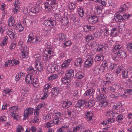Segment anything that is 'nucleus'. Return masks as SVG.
Segmentation results:
<instances>
[{
  "instance_id": "1",
  "label": "nucleus",
  "mask_w": 132,
  "mask_h": 132,
  "mask_svg": "<svg viewBox=\"0 0 132 132\" xmlns=\"http://www.w3.org/2000/svg\"><path fill=\"white\" fill-rule=\"evenodd\" d=\"M95 101L94 100H89L88 101L85 102L84 100H82L78 101L75 105L76 108H83L84 105L88 108H90L94 106L95 104Z\"/></svg>"
},
{
  "instance_id": "2",
  "label": "nucleus",
  "mask_w": 132,
  "mask_h": 132,
  "mask_svg": "<svg viewBox=\"0 0 132 132\" xmlns=\"http://www.w3.org/2000/svg\"><path fill=\"white\" fill-rule=\"evenodd\" d=\"M58 70V66L56 63H52L50 64H49L47 68V70L50 73L54 72L55 71Z\"/></svg>"
},
{
  "instance_id": "3",
  "label": "nucleus",
  "mask_w": 132,
  "mask_h": 132,
  "mask_svg": "<svg viewBox=\"0 0 132 132\" xmlns=\"http://www.w3.org/2000/svg\"><path fill=\"white\" fill-rule=\"evenodd\" d=\"M34 109L31 108H27L24 111V118L23 119L26 120L29 117L33 114Z\"/></svg>"
},
{
  "instance_id": "4",
  "label": "nucleus",
  "mask_w": 132,
  "mask_h": 132,
  "mask_svg": "<svg viewBox=\"0 0 132 132\" xmlns=\"http://www.w3.org/2000/svg\"><path fill=\"white\" fill-rule=\"evenodd\" d=\"M53 51L52 48H46L44 52V56L47 58H50L54 55Z\"/></svg>"
},
{
  "instance_id": "5",
  "label": "nucleus",
  "mask_w": 132,
  "mask_h": 132,
  "mask_svg": "<svg viewBox=\"0 0 132 132\" xmlns=\"http://www.w3.org/2000/svg\"><path fill=\"white\" fill-rule=\"evenodd\" d=\"M46 27H48L52 28L54 27L56 24L55 21L50 18L48 19L45 23Z\"/></svg>"
},
{
  "instance_id": "6",
  "label": "nucleus",
  "mask_w": 132,
  "mask_h": 132,
  "mask_svg": "<svg viewBox=\"0 0 132 132\" xmlns=\"http://www.w3.org/2000/svg\"><path fill=\"white\" fill-rule=\"evenodd\" d=\"M93 62V57L92 56H89L85 62V65L87 68H88L92 66Z\"/></svg>"
},
{
  "instance_id": "7",
  "label": "nucleus",
  "mask_w": 132,
  "mask_h": 132,
  "mask_svg": "<svg viewBox=\"0 0 132 132\" xmlns=\"http://www.w3.org/2000/svg\"><path fill=\"white\" fill-rule=\"evenodd\" d=\"M23 59H27L28 57V48L26 47H23L21 53Z\"/></svg>"
},
{
  "instance_id": "8",
  "label": "nucleus",
  "mask_w": 132,
  "mask_h": 132,
  "mask_svg": "<svg viewBox=\"0 0 132 132\" xmlns=\"http://www.w3.org/2000/svg\"><path fill=\"white\" fill-rule=\"evenodd\" d=\"M35 67L38 71H41L43 70L44 66L40 61L36 60L35 62Z\"/></svg>"
},
{
  "instance_id": "9",
  "label": "nucleus",
  "mask_w": 132,
  "mask_h": 132,
  "mask_svg": "<svg viewBox=\"0 0 132 132\" xmlns=\"http://www.w3.org/2000/svg\"><path fill=\"white\" fill-rule=\"evenodd\" d=\"M122 77L125 79L127 78L130 75V71L125 68L121 70Z\"/></svg>"
},
{
  "instance_id": "10",
  "label": "nucleus",
  "mask_w": 132,
  "mask_h": 132,
  "mask_svg": "<svg viewBox=\"0 0 132 132\" xmlns=\"http://www.w3.org/2000/svg\"><path fill=\"white\" fill-rule=\"evenodd\" d=\"M62 107L64 109L67 108L72 104V102L68 100H65L62 101Z\"/></svg>"
},
{
  "instance_id": "11",
  "label": "nucleus",
  "mask_w": 132,
  "mask_h": 132,
  "mask_svg": "<svg viewBox=\"0 0 132 132\" xmlns=\"http://www.w3.org/2000/svg\"><path fill=\"white\" fill-rule=\"evenodd\" d=\"M95 92V90L93 88L87 90L85 93L86 97L88 98L90 97V98H92Z\"/></svg>"
},
{
  "instance_id": "12",
  "label": "nucleus",
  "mask_w": 132,
  "mask_h": 132,
  "mask_svg": "<svg viewBox=\"0 0 132 132\" xmlns=\"http://www.w3.org/2000/svg\"><path fill=\"white\" fill-rule=\"evenodd\" d=\"M129 6L128 3H122L121 5V7L119 9V11L117 12V13H120L122 11L126 10L128 9Z\"/></svg>"
},
{
  "instance_id": "13",
  "label": "nucleus",
  "mask_w": 132,
  "mask_h": 132,
  "mask_svg": "<svg viewBox=\"0 0 132 132\" xmlns=\"http://www.w3.org/2000/svg\"><path fill=\"white\" fill-rule=\"evenodd\" d=\"M13 30L11 28H9L6 31L7 35L10 37V39H13L15 38V35L16 34L14 32Z\"/></svg>"
},
{
  "instance_id": "14",
  "label": "nucleus",
  "mask_w": 132,
  "mask_h": 132,
  "mask_svg": "<svg viewBox=\"0 0 132 132\" xmlns=\"http://www.w3.org/2000/svg\"><path fill=\"white\" fill-rule=\"evenodd\" d=\"M85 118L86 120L91 122L92 120L93 116L92 112L87 111L85 113Z\"/></svg>"
},
{
  "instance_id": "15",
  "label": "nucleus",
  "mask_w": 132,
  "mask_h": 132,
  "mask_svg": "<svg viewBox=\"0 0 132 132\" xmlns=\"http://www.w3.org/2000/svg\"><path fill=\"white\" fill-rule=\"evenodd\" d=\"M54 116V114L52 113L47 114L43 116V120L45 122H47L51 120L53 118Z\"/></svg>"
},
{
  "instance_id": "16",
  "label": "nucleus",
  "mask_w": 132,
  "mask_h": 132,
  "mask_svg": "<svg viewBox=\"0 0 132 132\" xmlns=\"http://www.w3.org/2000/svg\"><path fill=\"white\" fill-rule=\"evenodd\" d=\"M65 37V35L63 33L59 34L56 36V38L61 42L65 41L66 40Z\"/></svg>"
},
{
  "instance_id": "17",
  "label": "nucleus",
  "mask_w": 132,
  "mask_h": 132,
  "mask_svg": "<svg viewBox=\"0 0 132 132\" xmlns=\"http://www.w3.org/2000/svg\"><path fill=\"white\" fill-rule=\"evenodd\" d=\"M52 96L54 97L60 93V88L59 87H55L53 88L51 90Z\"/></svg>"
},
{
  "instance_id": "18",
  "label": "nucleus",
  "mask_w": 132,
  "mask_h": 132,
  "mask_svg": "<svg viewBox=\"0 0 132 132\" xmlns=\"http://www.w3.org/2000/svg\"><path fill=\"white\" fill-rule=\"evenodd\" d=\"M88 20L91 23L94 24L97 22L98 18L96 16H91L89 17Z\"/></svg>"
},
{
  "instance_id": "19",
  "label": "nucleus",
  "mask_w": 132,
  "mask_h": 132,
  "mask_svg": "<svg viewBox=\"0 0 132 132\" xmlns=\"http://www.w3.org/2000/svg\"><path fill=\"white\" fill-rule=\"evenodd\" d=\"M74 70L69 69L66 71L65 76L69 78H71L74 76Z\"/></svg>"
},
{
  "instance_id": "20",
  "label": "nucleus",
  "mask_w": 132,
  "mask_h": 132,
  "mask_svg": "<svg viewBox=\"0 0 132 132\" xmlns=\"http://www.w3.org/2000/svg\"><path fill=\"white\" fill-rule=\"evenodd\" d=\"M64 14L62 12H60L57 13L54 16L55 18L58 21H61L63 20Z\"/></svg>"
},
{
  "instance_id": "21",
  "label": "nucleus",
  "mask_w": 132,
  "mask_h": 132,
  "mask_svg": "<svg viewBox=\"0 0 132 132\" xmlns=\"http://www.w3.org/2000/svg\"><path fill=\"white\" fill-rule=\"evenodd\" d=\"M33 77L31 74H28L25 78V81L27 84H31L32 82V79Z\"/></svg>"
},
{
  "instance_id": "22",
  "label": "nucleus",
  "mask_w": 132,
  "mask_h": 132,
  "mask_svg": "<svg viewBox=\"0 0 132 132\" xmlns=\"http://www.w3.org/2000/svg\"><path fill=\"white\" fill-rule=\"evenodd\" d=\"M116 16H114L113 19V21L115 22H122L123 21L122 16L119 14H116Z\"/></svg>"
},
{
  "instance_id": "23",
  "label": "nucleus",
  "mask_w": 132,
  "mask_h": 132,
  "mask_svg": "<svg viewBox=\"0 0 132 132\" xmlns=\"http://www.w3.org/2000/svg\"><path fill=\"white\" fill-rule=\"evenodd\" d=\"M106 97V95L103 94H100L98 95L96 97V99L97 101H104Z\"/></svg>"
},
{
  "instance_id": "24",
  "label": "nucleus",
  "mask_w": 132,
  "mask_h": 132,
  "mask_svg": "<svg viewBox=\"0 0 132 132\" xmlns=\"http://www.w3.org/2000/svg\"><path fill=\"white\" fill-rule=\"evenodd\" d=\"M77 12L81 17L82 18L83 17L85 14V12L82 8L80 7L78 8Z\"/></svg>"
},
{
  "instance_id": "25",
  "label": "nucleus",
  "mask_w": 132,
  "mask_h": 132,
  "mask_svg": "<svg viewBox=\"0 0 132 132\" xmlns=\"http://www.w3.org/2000/svg\"><path fill=\"white\" fill-rule=\"evenodd\" d=\"M51 88V84L50 83H48L45 84L43 87V89L44 92H48L49 90H50Z\"/></svg>"
},
{
  "instance_id": "26",
  "label": "nucleus",
  "mask_w": 132,
  "mask_h": 132,
  "mask_svg": "<svg viewBox=\"0 0 132 132\" xmlns=\"http://www.w3.org/2000/svg\"><path fill=\"white\" fill-rule=\"evenodd\" d=\"M15 22V20L14 18L11 16L9 17L8 20V25L9 27L12 26Z\"/></svg>"
},
{
  "instance_id": "27",
  "label": "nucleus",
  "mask_w": 132,
  "mask_h": 132,
  "mask_svg": "<svg viewBox=\"0 0 132 132\" xmlns=\"http://www.w3.org/2000/svg\"><path fill=\"white\" fill-rule=\"evenodd\" d=\"M82 59L80 58H78L76 59L74 65L77 67L80 66L82 63Z\"/></svg>"
},
{
  "instance_id": "28",
  "label": "nucleus",
  "mask_w": 132,
  "mask_h": 132,
  "mask_svg": "<svg viewBox=\"0 0 132 132\" xmlns=\"http://www.w3.org/2000/svg\"><path fill=\"white\" fill-rule=\"evenodd\" d=\"M117 53L119 57L124 58L126 57L127 55L126 52L122 50H119Z\"/></svg>"
},
{
  "instance_id": "29",
  "label": "nucleus",
  "mask_w": 132,
  "mask_h": 132,
  "mask_svg": "<svg viewBox=\"0 0 132 132\" xmlns=\"http://www.w3.org/2000/svg\"><path fill=\"white\" fill-rule=\"evenodd\" d=\"M3 92L9 95L13 94V89L9 88H6L3 90Z\"/></svg>"
},
{
  "instance_id": "30",
  "label": "nucleus",
  "mask_w": 132,
  "mask_h": 132,
  "mask_svg": "<svg viewBox=\"0 0 132 132\" xmlns=\"http://www.w3.org/2000/svg\"><path fill=\"white\" fill-rule=\"evenodd\" d=\"M53 120L54 122V125L55 124L57 125L60 124L63 121V119L61 118H54Z\"/></svg>"
},
{
  "instance_id": "31",
  "label": "nucleus",
  "mask_w": 132,
  "mask_h": 132,
  "mask_svg": "<svg viewBox=\"0 0 132 132\" xmlns=\"http://www.w3.org/2000/svg\"><path fill=\"white\" fill-rule=\"evenodd\" d=\"M54 122L53 120H50L47 121V122L45 124V127L47 128H49L53 126L54 125Z\"/></svg>"
},
{
  "instance_id": "32",
  "label": "nucleus",
  "mask_w": 132,
  "mask_h": 132,
  "mask_svg": "<svg viewBox=\"0 0 132 132\" xmlns=\"http://www.w3.org/2000/svg\"><path fill=\"white\" fill-rule=\"evenodd\" d=\"M29 94V90L27 89H23L21 92V95L25 97H27Z\"/></svg>"
},
{
  "instance_id": "33",
  "label": "nucleus",
  "mask_w": 132,
  "mask_h": 132,
  "mask_svg": "<svg viewBox=\"0 0 132 132\" xmlns=\"http://www.w3.org/2000/svg\"><path fill=\"white\" fill-rule=\"evenodd\" d=\"M122 48V46L117 43H115L114 45V47L113 49V51L115 52L117 50H120V49Z\"/></svg>"
},
{
  "instance_id": "34",
  "label": "nucleus",
  "mask_w": 132,
  "mask_h": 132,
  "mask_svg": "<svg viewBox=\"0 0 132 132\" xmlns=\"http://www.w3.org/2000/svg\"><path fill=\"white\" fill-rule=\"evenodd\" d=\"M27 70L28 72L30 74H35L37 73V71L34 70V69L32 66L30 67L27 68Z\"/></svg>"
},
{
  "instance_id": "35",
  "label": "nucleus",
  "mask_w": 132,
  "mask_h": 132,
  "mask_svg": "<svg viewBox=\"0 0 132 132\" xmlns=\"http://www.w3.org/2000/svg\"><path fill=\"white\" fill-rule=\"evenodd\" d=\"M103 60L104 56L101 54L97 55L95 58V60L96 61H102Z\"/></svg>"
},
{
  "instance_id": "36",
  "label": "nucleus",
  "mask_w": 132,
  "mask_h": 132,
  "mask_svg": "<svg viewBox=\"0 0 132 132\" xmlns=\"http://www.w3.org/2000/svg\"><path fill=\"white\" fill-rule=\"evenodd\" d=\"M124 118L125 117L123 116V115L120 114L116 116V120L117 121L119 122L122 121Z\"/></svg>"
},
{
  "instance_id": "37",
  "label": "nucleus",
  "mask_w": 132,
  "mask_h": 132,
  "mask_svg": "<svg viewBox=\"0 0 132 132\" xmlns=\"http://www.w3.org/2000/svg\"><path fill=\"white\" fill-rule=\"evenodd\" d=\"M122 106L121 102L116 103L113 106V109L114 110H118L121 108Z\"/></svg>"
},
{
  "instance_id": "38",
  "label": "nucleus",
  "mask_w": 132,
  "mask_h": 132,
  "mask_svg": "<svg viewBox=\"0 0 132 132\" xmlns=\"http://www.w3.org/2000/svg\"><path fill=\"white\" fill-rule=\"evenodd\" d=\"M84 76V74L81 71H79L77 72V73L76 74L75 77L77 78L81 79Z\"/></svg>"
},
{
  "instance_id": "39",
  "label": "nucleus",
  "mask_w": 132,
  "mask_h": 132,
  "mask_svg": "<svg viewBox=\"0 0 132 132\" xmlns=\"http://www.w3.org/2000/svg\"><path fill=\"white\" fill-rule=\"evenodd\" d=\"M32 79V85L36 87L39 86V82L38 81L37 78H34Z\"/></svg>"
},
{
  "instance_id": "40",
  "label": "nucleus",
  "mask_w": 132,
  "mask_h": 132,
  "mask_svg": "<svg viewBox=\"0 0 132 132\" xmlns=\"http://www.w3.org/2000/svg\"><path fill=\"white\" fill-rule=\"evenodd\" d=\"M101 6V5H99L96 8L95 13L97 15H99L101 14L102 12V9L100 7V6Z\"/></svg>"
},
{
  "instance_id": "41",
  "label": "nucleus",
  "mask_w": 132,
  "mask_h": 132,
  "mask_svg": "<svg viewBox=\"0 0 132 132\" xmlns=\"http://www.w3.org/2000/svg\"><path fill=\"white\" fill-rule=\"evenodd\" d=\"M13 65V60H9L5 62L4 66H10Z\"/></svg>"
},
{
  "instance_id": "42",
  "label": "nucleus",
  "mask_w": 132,
  "mask_h": 132,
  "mask_svg": "<svg viewBox=\"0 0 132 132\" xmlns=\"http://www.w3.org/2000/svg\"><path fill=\"white\" fill-rule=\"evenodd\" d=\"M10 115L14 119H16V120H18V118L19 116L16 113L15 111L11 112V113Z\"/></svg>"
},
{
  "instance_id": "43",
  "label": "nucleus",
  "mask_w": 132,
  "mask_h": 132,
  "mask_svg": "<svg viewBox=\"0 0 132 132\" xmlns=\"http://www.w3.org/2000/svg\"><path fill=\"white\" fill-rule=\"evenodd\" d=\"M112 57L114 61H117L119 60L120 57L117 52L116 53H113L112 55Z\"/></svg>"
},
{
  "instance_id": "44",
  "label": "nucleus",
  "mask_w": 132,
  "mask_h": 132,
  "mask_svg": "<svg viewBox=\"0 0 132 132\" xmlns=\"http://www.w3.org/2000/svg\"><path fill=\"white\" fill-rule=\"evenodd\" d=\"M111 27L108 26L107 27H105V29L104 30L103 32L104 33V37H107L109 36V32L108 31L109 30V28Z\"/></svg>"
},
{
  "instance_id": "45",
  "label": "nucleus",
  "mask_w": 132,
  "mask_h": 132,
  "mask_svg": "<svg viewBox=\"0 0 132 132\" xmlns=\"http://www.w3.org/2000/svg\"><path fill=\"white\" fill-rule=\"evenodd\" d=\"M24 73L22 72H20L17 73L15 77L16 81L19 80L21 77L23 76Z\"/></svg>"
},
{
  "instance_id": "46",
  "label": "nucleus",
  "mask_w": 132,
  "mask_h": 132,
  "mask_svg": "<svg viewBox=\"0 0 132 132\" xmlns=\"http://www.w3.org/2000/svg\"><path fill=\"white\" fill-rule=\"evenodd\" d=\"M94 39V37L91 34L87 35L85 38L87 42H89L91 40H93Z\"/></svg>"
},
{
  "instance_id": "47",
  "label": "nucleus",
  "mask_w": 132,
  "mask_h": 132,
  "mask_svg": "<svg viewBox=\"0 0 132 132\" xmlns=\"http://www.w3.org/2000/svg\"><path fill=\"white\" fill-rule=\"evenodd\" d=\"M16 26L18 28L19 31V32H21L23 31L24 29V27H23V26L21 25V23L19 22L17 25Z\"/></svg>"
},
{
  "instance_id": "48",
  "label": "nucleus",
  "mask_w": 132,
  "mask_h": 132,
  "mask_svg": "<svg viewBox=\"0 0 132 132\" xmlns=\"http://www.w3.org/2000/svg\"><path fill=\"white\" fill-rule=\"evenodd\" d=\"M83 129L82 127L80 125H78L76 127H73L72 130L73 132H77L79 131L80 129Z\"/></svg>"
},
{
  "instance_id": "49",
  "label": "nucleus",
  "mask_w": 132,
  "mask_h": 132,
  "mask_svg": "<svg viewBox=\"0 0 132 132\" xmlns=\"http://www.w3.org/2000/svg\"><path fill=\"white\" fill-rule=\"evenodd\" d=\"M108 104V102L107 101H105L102 102H101L99 104V106L100 107H106Z\"/></svg>"
},
{
  "instance_id": "50",
  "label": "nucleus",
  "mask_w": 132,
  "mask_h": 132,
  "mask_svg": "<svg viewBox=\"0 0 132 132\" xmlns=\"http://www.w3.org/2000/svg\"><path fill=\"white\" fill-rule=\"evenodd\" d=\"M68 118H71L72 117L73 113V109L72 108L69 109L67 111Z\"/></svg>"
},
{
  "instance_id": "51",
  "label": "nucleus",
  "mask_w": 132,
  "mask_h": 132,
  "mask_svg": "<svg viewBox=\"0 0 132 132\" xmlns=\"http://www.w3.org/2000/svg\"><path fill=\"white\" fill-rule=\"evenodd\" d=\"M62 21L64 25H67L69 23L68 18L67 17H63Z\"/></svg>"
},
{
  "instance_id": "52",
  "label": "nucleus",
  "mask_w": 132,
  "mask_h": 132,
  "mask_svg": "<svg viewBox=\"0 0 132 132\" xmlns=\"http://www.w3.org/2000/svg\"><path fill=\"white\" fill-rule=\"evenodd\" d=\"M51 8L53 9L55 8L56 9L57 7V5L55 1L54 0L52 1L51 3Z\"/></svg>"
},
{
  "instance_id": "53",
  "label": "nucleus",
  "mask_w": 132,
  "mask_h": 132,
  "mask_svg": "<svg viewBox=\"0 0 132 132\" xmlns=\"http://www.w3.org/2000/svg\"><path fill=\"white\" fill-rule=\"evenodd\" d=\"M117 32L118 29L116 28H113L111 30V34L112 35H113L114 36H117Z\"/></svg>"
},
{
  "instance_id": "54",
  "label": "nucleus",
  "mask_w": 132,
  "mask_h": 132,
  "mask_svg": "<svg viewBox=\"0 0 132 132\" xmlns=\"http://www.w3.org/2000/svg\"><path fill=\"white\" fill-rule=\"evenodd\" d=\"M45 105V103L43 102L39 103L36 108V110H37V111L39 110L40 108L44 107Z\"/></svg>"
},
{
  "instance_id": "55",
  "label": "nucleus",
  "mask_w": 132,
  "mask_h": 132,
  "mask_svg": "<svg viewBox=\"0 0 132 132\" xmlns=\"http://www.w3.org/2000/svg\"><path fill=\"white\" fill-rule=\"evenodd\" d=\"M106 88L101 87L100 89H99L98 90L100 93H102V94L105 95L106 93Z\"/></svg>"
},
{
  "instance_id": "56",
  "label": "nucleus",
  "mask_w": 132,
  "mask_h": 132,
  "mask_svg": "<svg viewBox=\"0 0 132 132\" xmlns=\"http://www.w3.org/2000/svg\"><path fill=\"white\" fill-rule=\"evenodd\" d=\"M58 77V76L56 74L52 75L48 77V79L49 80H53L56 79Z\"/></svg>"
},
{
  "instance_id": "57",
  "label": "nucleus",
  "mask_w": 132,
  "mask_h": 132,
  "mask_svg": "<svg viewBox=\"0 0 132 132\" xmlns=\"http://www.w3.org/2000/svg\"><path fill=\"white\" fill-rule=\"evenodd\" d=\"M69 125H64L61 127V128L64 132H66L67 130H69L70 129L69 128Z\"/></svg>"
},
{
  "instance_id": "58",
  "label": "nucleus",
  "mask_w": 132,
  "mask_h": 132,
  "mask_svg": "<svg viewBox=\"0 0 132 132\" xmlns=\"http://www.w3.org/2000/svg\"><path fill=\"white\" fill-rule=\"evenodd\" d=\"M69 66H68V64H65L63 62V63L62 65L61 66V67L60 68L61 70H66V69Z\"/></svg>"
},
{
  "instance_id": "59",
  "label": "nucleus",
  "mask_w": 132,
  "mask_h": 132,
  "mask_svg": "<svg viewBox=\"0 0 132 132\" xmlns=\"http://www.w3.org/2000/svg\"><path fill=\"white\" fill-rule=\"evenodd\" d=\"M70 81V79L69 78L67 77L64 76L61 78V81L63 83H65L68 82V80Z\"/></svg>"
},
{
  "instance_id": "60",
  "label": "nucleus",
  "mask_w": 132,
  "mask_h": 132,
  "mask_svg": "<svg viewBox=\"0 0 132 132\" xmlns=\"http://www.w3.org/2000/svg\"><path fill=\"white\" fill-rule=\"evenodd\" d=\"M71 41L70 40L65 42L63 44V47L65 48L67 47L70 45L71 44Z\"/></svg>"
},
{
  "instance_id": "61",
  "label": "nucleus",
  "mask_w": 132,
  "mask_h": 132,
  "mask_svg": "<svg viewBox=\"0 0 132 132\" xmlns=\"http://www.w3.org/2000/svg\"><path fill=\"white\" fill-rule=\"evenodd\" d=\"M14 6L15 7L13 8V11L14 13H17L19 12L20 9L19 7L16 6V5H14Z\"/></svg>"
},
{
  "instance_id": "62",
  "label": "nucleus",
  "mask_w": 132,
  "mask_h": 132,
  "mask_svg": "<svg viewBox=\"0 0 132 132\" xmlns=\"http://www.w3.org/2000/svg\"><path fill=\"white\" fill-rule=\"evenodd\" d=\"M51 28L50 27H46L45 26V33L46 35H49L51 32Z\"/></svg>"
},
{
  "instance_id": "63",
  "label": "nucleus",
  "mask_w": 132,
  "mask_h": 132,
  "mask_svg": "<svg viewBox=\"0 0 132 132\" xmlns=\"http://www.w3.org/2000/svg\"><path fill=\"white\" fill-rule=\"evenodd\" d=\"M124 92L125 94H127L129 95H132V88L127 89H125Z\"/></svg>"
},
{
  "instance_id": "64",
  "label": "nucleus",
  "mask_w": 132,
  "mask_h": 132,
  "mask_svg": "<svg viewBox=\"0 0 132 132\" xmlns=\"http://www.w3.org/2000/svg\"><path fill=\"white\" fill-rule=\"evenodd\" d=\"M126 47L127 50L129 51L132 52V43H128Z\"/></svg>"
}]
</instances>
